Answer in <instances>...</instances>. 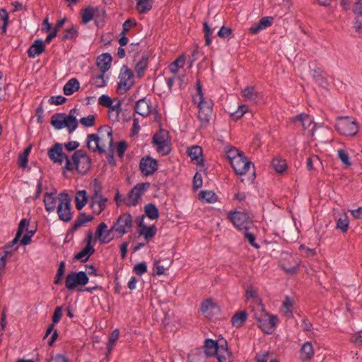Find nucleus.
I'll return each instance as SVG.
<instances>
[{"label": "nucleus", "mask_w": 362, "mask_h": 362, "mask_svg": "<svg viewBox=\"0 0 362 362\" xmlns=\"http://www.w3.org/2000/svg\"><path fill=\"white\" fill-rule=\"evenodd\" d=\"M230 165L235 174L240 175H245L251 166L254 167L253 163L248 160L244 154L240 158H236Z\"/></svg>", "instance_id": "17"}, {"label": "nucleus", "mask_w": 362, "mask_h": 362, "mask_svg": "<svg viewBox=\"0 0 362 362\" xmlns=\"http://www.w3.org/2000/svg\"><path fill=\"white\" fill-rule=\"evenodd\" d=\"M87 147L93 152L103 153L113 143L112 131L108 126L99 127L97 134H89L86 137Z\"/></svg>", "instance_id": "1"}, {"label": "nucleus", "mask_w": 362, "mask_h": 362, "mask_svg": "<svg viewBox=\"0 0 362 362\" xmlns=\"http://www.w3.org/2000/svg\"><path fill=\"white\" fill-rule=\"evenodd\" d=\"M275 171L282 173L286 169V160L280 158H274L272 162Z\"/></svg>", "instance_id": "51"}, {"label": "nucleus", "mask_w": 362, "mask_h": 362, "mask_svg": "<svg viewBox=\"0 0 362 362\" xmlns=\"http://www.w3.org/2000/svg\"><path fill=\"white\" fill-rule=\"evenodd\" d=\"M151 110V102L150 100L146 99V98H143L139 100L134 107L135 112L144 117H147L150 114Z\"/></svg>", "instance_id": "19"}, {"label": "nucleus", "mask_w": 362, "mask_h": 362, "mask_svg": "<svg viewBox=\"0 0 362 362\" xmlns=\"http://www.w3.org/2000/svg\"><path fill=\"white\" fill-rule=\"evenodd\" d=\"M104 74L105 73L101 72L99 75L93 76L90 81L91 84L96 88H103L106 86L107 82L105 79Z\"/></svg>", "instance_id": "49"}, {"label": "nucleus", "mask_w": 362, "mask_h": 362, "mask_svg": "<svg viewBox=\"0 0 362 362\" xmlns=\"http://www.w3.org/2000/svg\"><path fill=\"white\" fill-rule=\"evenodd\" d=\"M225 153L226 156L230 161V164L233 163V160H235L236 158H240L244 154L243 152L239 151V150L235 147H230L227 148Z\"/></svg>", "instance_id": "47"}, {"label": "nucleus", "mask_w": 362, "mask_h": 362, "mask_svg": "<svg viewBox=\"0 0 362 362\" xmlns=\"http://www.w3.org/2000/svg\"><path fill=\"white\" fill-rule=\"evenodd\" d=\"M243 235L245 239H246L252 247L257 249L259 247V245L255 242L256 238L252 232L250 231V230H244Z\"/></svg>", "instance_id": "55"}, {"label": "nucleus", "mask_w": 362, "mask_h": 362, "mask_svg": "<svg viewBox=\"0 0 362 362\" xmlns=\"http://www.w3.org/2000/svg\"><path fill=\"white\" fill-rule=\"evenodd\" d=\"M349 226V220L346 214L341 215L337 221L336 228L341 232L345 233L348 230Z\"/></svg>", "instance_id": "45"}, {"label": "nucleus", "mask_w": 362, "mask_h": 362, "mask_svg": "<svg viewBox=\"0 0 362 362\" xmlns=\"http://www.w3.org/2000/svg\"><path fill=\"white\" fill-rule=\"evenodd\" d=\"M291 121L296 124H299L303 129H308L313 123L310 116L305 113L292 117Z\"/></svg>", "instance_id": "21"}, {"label": "nucleus", "mask_w": 362, "mask_h": 362, "mask_svg": "<svg viewBox=\"0 0 362 362\" xmlns=\"http://www.w3.org/2000/svg\"><path fill=\"white\" fill-rule=\"evenodd\" d=\"M185 63V57L180 56L168 66V69L173 74H176L178 72L179 69L184 66Z\"/></svg>", "instance_id": "39"}, {"label": "nucleus", "mask_w": 362, "mask_h": 362, "mask_svg": "<svg viewBox=\"0 0 362 362\" xmlns=\"http://www.w3.org/2000/svg\"><path fill=\"white\" fill-rule=\"evenodd\" d=\"M132 227V216L129 214H122L110 228V231L117 232L120 236L130 231Z\"/></svg>", "instance_id": "11"}, {"label": "nucleus", "mask_w": 362, "mask_h": 362, "mask_svg": "<svg viewBox=\"0 0 362 362\" xmlns=\"http://www.w3.org/2000/svg\"><path fill=\"white\" fill-rule=\"evenodd\" d=\"M313 356L314 349L311 342H305L300 348V359L303 361H308L311 359Z\"/></svg>", "instance_id": "27"}, {"label": "nucleus", "mask_w": 362, "mask_h": 362, "mask_svg": "<svg viewBox=\"0 0 362 362\" xmlns=\"http://www.w3.org/2000/svg\"><path fill=\"white\" fill-rule=\"evenodd\" d=\"M197 94L193 97V101L197 104L199 110H204L206 112L213 111L214 103L211 99H206L204 97L202 90L200 82L197 83Z\"/></svg>", "instance_id": "14"}, {"label": "nucleus", "mask_w": 362, "mask_h": 362, "mask_svg": "<svg viewBox=\"0 0 362 362\" xmlns=\"http://www.w3.org/2000/svg\"><path fill=\"white\" fill-rule=\"evenodd\" d=\"M213 111L206 112L204 110H199L198 119L201 122V127H206L210 122V119Z\"/></svg>", "instance_id": "48"}, {"label": "nucleus", "mask_w": 362, "mask_h": 362, "mask_svg": "<svg viewBox=\"0 0 362 362\" xmlns=\"http://www.w3.org/2000/svg\"><path fill=\"white\" fill-rule=\"evenodd\" d=\"M45 51V43L40 40H35L33 44L29 47L28 50V55L30 58H34L36 56L41 54Z\"/></svg>", "instance_id": "23"}, {"label": "nucleus", "mask_w": 362, "mask_h": 362, "mask_svg": "<svg viewBox=\"0 0 362 362\" xmlns=\"http://www.w3.org/2000/svg\"><path fill=\"white\" fill-rule=\"evenodd\" d=\"M112 103V100L107 95H102L98 98V104L103 107H110Z\"/></svg>", "instance_id": "63"}, {"label": "nucleus", "mask_w": 362, "mask_h": 362, "mask_svg": "<svg viewBox=\"0 0 362 362\" xmlns=\"http://www.w3.org/2000/svg\"><path fill=\"white\" fill-rule=\"evenodd\" d=\"M88 275L85 272H71L66 275L65 286L70 291L74 290L78 286H85L88 282Z\"/></svg>", "instance_id": "10"}, {"label": "nucleus", "mask_w": 362, "mask_h": 362, "mask_svg": "<svg viewBox=\"0 0 362 362\" xmlns=\"http://www.w3.org/2000/svg\"><path fill=\"white\" fill-rule=\"evenodd\" d=\"M187 155L193 160H196L198 164L203 162L202 148L199 146H192L187 148Z\"/></svg>", "instance_id": "28"}, {"label": "nucleus", "mask_w": 362, "mask_h": 362, "mask_svg": "<svg viewBox=\"0 0 362 362\" xmlns=\"http://www.w3.org/2000/svg\"><path fill=\"white\" fill-rule=\"evenodd\" d=\"M220 347V341L218 342L213 339H206L204 343V354L206 357L213 356L216 355Z\"/></svg>", "instance_id": "22"}, {"label": "nucleus", "mask_w": 362, "mask_h": 362, "mask_svg": "<svg viewBox=\"0 0 362 362\" xmlns=\"http://www.w3.org/2000/svg\"><path fill=\"white\" fill-rule=\"evenodd\" d=\"M153 143L157 146V151L162 155H167L170 153V148L165 131L160 130L156 132L153 136Z\"/></svg>", "instance_id": "15"}, {"label": "nucleus", "mask_w": 362, "mask_h": 362, "mask_svg": "<svg viewBox=\"0 0 362 362\" xmlns=\"http://www.w3.org/2000/svg\"><path fill=\"white\" fill-rule=\"evenodd\" d=\"M217 198V195L214 192L210 190L202 191L199 195V200L210 204L216 202Z\"/></svg>", "instance_id": "38"}, {"label": "nucleus", "mask_w": 362, "mask_h": 362, "mask_svg": "<svg viewBox=\"0 0 362 362\" xmlns=\"http://www.w3.org/2000/svg\"><path fill=\"white\" fill-rule=\"evenodd\" d=\"M336 130L344 136H354L358 132L356 121L350 117H339L335 124Z\"/></svg>", "instance_id": "4"}, {"label": "nucleus", "mask_w": 362, "mask_h": 362, "mask_svg": "<svg viewBox=\"0 0 362 362\" xmlns=\"http://www.w3.org/2000/svg\"><path fill=\"white\" fill-rule=\"evenodd\" d=\"M59 204L57 214L59 218L64 222H69L72 219L71 199L66 193H60L58 197Z\"/></svg>", "instance_id": "7"}, {"label": "nucleus", "mask_w": 362, "mask_h": 362, "mask_svg": "<svg viewBox=\"0 0 362 362\" xmlns=\"http://www.w3.org/2000/svg\"><path fill=\"white\" fill-rule=\"evenodd\" d=\"M158 161L150 156L143 157L139 163V169L145 176L153 175L158 169Z\"/></svg>", "instance_id": "16"}, {"label": "nucleus", "mask_w": 362, "mask_h": 362, "mask_svg": "<svg viewBox=\"0 0 362 362\" xmlns=\"http://www.w3.org/2000/svg\"><path fill=\"white\" fill-rule=\"evenodd\" d=\"M49 158L54 162L62 165L65 161L64 168L67 170H72L74 165L71 163L69 157L64 154L62 151V144L59 143L54 144L50 147L47 152Z\"/></svg>", "instance_id": "5"}, {"label": "nucleus", "mask_w": 362, "mask_h": 362, "mask_svg": "<svg viewBox=\"0 0 362 362\" xmlns=\"http://www.w3.org/2000/svg\"><path fill=\"white\" fill-rule=\"evenodd\" d=\"M107 226L105 223H101L98 226L95 235L99 238L100 242L101 243H106L110 240V239L109 238V233L110 232V230L105 235H103V233L107 230Z\"/></svg>", "instance_id": "34"}, {"label": "nucleus", "mask_w": 362, "mask_h": 362, "mask_svg": "<svg viewBox=\"0 0 362 362\" xmlns=\"http://www.w3.org/2000/svg\"><path fill=\"white\" fill-rule=\"evenodd\" d=\"M293 305L292 300L288 296H286L285 300L280 308V312L288 318H291L293 316L292 310Z\"/></svg>", "instance_id": "31"}, {"label": "nucleus", "mask_w": 362, "mask_h": 362, "mask_svg": "<svg viewBox=\"0 0 362 362\" xmlns=\"http://www.w3.org/2000/svg\"><path fill=\"white\" fill-rule=\"evenodd\" d=\"M139 234L144 237L146 240L153 238L157 232V228L155 226H147L144 225L142 221L139 223Z\"/></svg>", "instance_id": "25"}, {"label": "nucleus", "mask_w": 362, "mask_h": 362, "mask_svg": "<svg viewBox=\"0 0 362 362\" xmlns=\"http://www.w3.org/2000/svg\"><path fill=\"white\" fill-rule=\"evenodd\" d=\"M111 62L112 57L109 53L102 54L97 59V66L103 73H105L110 68Z\"/></svg>", "instance_id": "24"}, {"label": "nucleus", "mask_w": 362, "mask_h": 362, "mask_svg": "<svg viewBox=\"0 0 362 362\" xmlns=\"http://www.w3.org/2000/svg\"><path fill=\"white\" fill-rule=\"evenodd\" d=\"M107 199L103 194L100 188L95 189L94 194L90 197V207L94 214L99 215L106 208Z\"/></svg>", "instance_id": "13"}, {"label": "nucleus", "mask_w": 362, "mask_h": 362, "mask_svg": "<svg viewBox=\"0 0 362 362\" xmlns=\"http://www.w3.org/2000/svg\"><path fill=\"white\" fill-rule=\"evenodd\" d=\"M273 21H274V18L272 17V16H266V17H263L259 21V24L260 25L261 28H262V30L269 27L270 25H272V23H273Z\"/></svg>", "instance_id": "62"}, {"label": "nucleus", "mask_w": 362, "mask_h": 362, "mask_svg": "<svg viewBox=\"0 0 362 362\" xmlns=\"http://www.w3.org/2000/svg\"><path fill=\"white\" fill-rule=\"evenodd\" d=\"M144 213L151 220H157L159 218V211L154 204L150 203L145 205Z\"/></svg>", "instance_id": "35"}, {"label": "nucleus", "mask_w": 362, "mask_h": 362, "mask_svg": "<svg viewBox=\"0 0 362 362\" xmlns=\"http://www.w3.org/2000/svg\"><path fill=\"white\" fill-rule=\"evenodd\" d=\"M94 18V7L88 6L81 12V23L84 25L89 23Z\"/></svg>", "instance_id": "44"}, {"label": "nucleus", "mask_w": 362, "mask_h": 362, "mask_svg": "<svg viewBox=\"0 0 362 362\" xmlns=\"http://www.w3.org/2000/svg\"><path fill=\"white\" fill-rule=\"evenodd\" d=\"M247 110L248 106L246 105H242L238 107V109L235 112L231 114V117L234 119L238 120L240 119L245 115V113L247 112Z\"/></svg>", "instance_id": "57"}, {"label": "nucleus", "mask_w": 362, "mask_h": 362, "mask_svg": "<svg viewBox=\"0 0 362 362\" xmlns=\"http://www.w3.org/2000/svg\"><path fill=\"white\" fill-rule=\"evenodd\" d=\"M79 115V110L71 109L69 115L65 113H56L52 116L51 124L57 130L66 127L70 134L78 127L76 117Z\"/></svg>", "instance_id": "2"}, {"label": "nucleus", "mask_w": 362, "mask_h": 362, "mask_svg": "<svg viewBox=\"0 0 362 362\" xmlns=\"http://www.w3.org/2000/svg\"><path fill=\"white\" fill-rule=\"evenodd\" d=\"M318 164H321L319 157L316 155H313L309 157L307 160V168L309 170H313L314 165H317Z\"/></svg>", "instance_id": "58"}, {"label": "nucleus", "mask_w": 362, "mask_h": 362, "mask_svg": "<svg viewBox=\"0 0 362 362\" xmlns=\"http://www.w3.org/2000/svg\"><path fill=\"white\" fill-rule=\"evenodd\" d=\"M72 160L76 170L81 174L87 173L91 166V161L90 157L86 154L83 150L76 151L73 156Z\"/></svg>", "instance_id": "9"}, {"label": "nucleus", "mask_w": 362, "mask_h": 362, "mask_svg": "<svg viewBox=\"0 0 362 362\" xmlns=\"http://www.w3.org/2000/svg\"><path fill=\"white\" fill-rule=\"evenodd\" d=\"M57 197L56 193L46 192L44 195V204L47 211L53 212L56 209Z\"/></svg>", "instance_id": "26"}, {"label": "nucleus", "mask_w": 362, "mask_h": 362, "mask_svg": "<svg viewBox=\"0 0 362 362\" xmlns=\"http://www.w3.org/2000/svg\"><path fill=\"white\" fill-rule=\"evenodd\" d=\"M80 123L86 127H91L95 125V117L93 115H89L80 119Z\"/></svg>", "instance_id": "56"}, {"label": "nucleus", "mask_w": 362, "mask_h": 362, "mask_svg": "<svg viewBox=\"0 0 362 362\" xmlns=\"http://www.w3.org/2000/svg\"><path fill=\"white\" fill-rule=\"evenodd\" d=\"M247 319V313L245 310L237 312L231 319L233 326L240 328L243 326Z\"/></svg>", "instance_id": "30"}, {"label": "nucleus", "mask_w": 362, "mask_h": 362, "mask_svg": "<svg viewBox=\"0 0 362 362\" xmlns=\"http://www.w3.org/2000/svg\"><path fill=\"white\" fill-rule=\"evenodd\" d=\"M88 196L86 190L77 192L76 194V207L78 210H81L88 202Z\"/></svg>", "instance_id": "36"}, {"label": "nucleus", "mask_w": 362, "mask_h": 362, "mask_svg": "<svg viewBox=\"0 0 362 362\" xmlns=\"http://www.w3.org/2000/svg\"><path fill=\"white\" fill-rule=\"evenodd\" d=\"M300 261L295 255L288 253L283 254L280 262V267L288 274L293 275L298 269Z\"/></svg>", "instance_id": "12"}, {"label": "nucleus", "mask_w": 362, "mask_h": 362, "mask_svg": "<svg viewBox=\"0 0 362 362\" xmlns=\"http://www.w3.org/2000/svg\"><path fill=\"white\" fill-rule=\"evenodd\" d=\"M243 96L245 100L256 102L258 98V93L256 91L255 87L247 86L243 90Z\"/></svg>", "instance_id": "37"}, {"label": "nucleus", "mask_w": 362, "mask_h": 362, "mask_svg": "<svg viewBox=\"0 0 362 362\" xmlns=\"http://www.w3.org/2000/svg\"><path fill=\"white\" fill-rule=\"evenodd\" d=\"M79 88L80 83L75 78H72L69 79L64 86L63 91L66 95H71L77 91Z\"/></svg>", "instance_id": "29"}, {"label": "nucleus", "mask_w": 362, "mask_h": 362, "mask_svg": "<svg viewBox=\"0 0 362 362\" xmlns=\"http://www.w3.org/2000/svg\"><path fill=\"white\" fill-rule=\"evenodd\" d=\"M134 272L139 276L143 275L147 272V265L144 262L136 264L134 267Z\"/></svg>", "instance_id": "60"}, {"label": "nucleus", "mask_w": 362, "mask_h": 362, "mask_svg": "<svg viewBox=\"0 0 362 362\" xmlns=\"http://www.w3.org/2000/svg\"><path fill=\"white\" fill-rule=\"evenodd\" d=\"M95 252V249L93 246H86L81 252L76 253L74 255V259L80 260L81 262H86L88 258Z\"/></svg>", "instance_id": "32"}, {"label": "nucleus", "mask_w": 362, "mask_h": 362, "mask_svg": "<svg viewBox=\"0 0 362 362\" xmlns=\"http://www.w3.org/2000/svg\"><path fill=\"white\" fill-rule=\"evenodd\" d=\"M216 356L218 362L233 361L232 354L228 349L226 341H220V347L216 353Z\"/></svg>", "instance_id": "20"}, {"label": "nucleus", "mask_w": 362, "mask_h": 362, "mask_svg": "<svg viewBox=\"0 0 362 362\" xmlns=\"http://www.w3.org/2000/svg\"><path fill=\"white\" fill-rule=\"evenodd\" d=\"M259 328L266 334H271L278 323V318L274 315H265L262 318H257Z\"/></svg>", "instance_id": "18"}, {"label": "nucleus", "mask_w": 362, "mask_h": 362, "mask_svg": "<svg viewBox=\"0 0 362 362\" xmlns=\"http://www.w3.org/2000/svg\"><path fill=\"white\" fill-rule=\"evenodd\" d=\"M78 35V31L76 26L72 25L70 28L64 30V34L62 36L63 40H74Z\"/></svg>", "instance_id": "50"}, {"label": "nucleus", "mask_w": 362, "mask_h": 362, "mask_svg": "<svg viewBox=\"0 0 362 362\" xmlns=\"http://www.w3.org/2000/svg\"><path fill=\"white\" fill-rule=\"evenodd\" d=\"M150 182H141L136 185L127 197L123 199V203L127 206H135L138 204L141 197L149 189Z\"/></svg>", "instance_id": "3"}, {"label": "nucleus", "mask_w": 362, "mask_h": 362, "mask_svg": "<svg viewBox=\"0 0 362 362\" xmlns=\"http://www.w3.org/2000/svg\"><path fill=\"white\" fill-rule=\"evenodd\" d=\"M148 66V58L143 56L141 59L134 66V71H136L138 77H141L144 74V71Z\"/></svg>", "instance_id": "42"}, {"label": "nucleus", "mask_w": 362, "mask_h": 362, "mask_svg": "<svg viewBox=\"0 0 362 362\" xmlns=\"http://www.w3.org/2000/svg\"><path fill=\"white\" fill-rule=\"evenodd\" d=\"M133 71L126 65L122 66L118 76L117 91L123 94L128 91L134 84Z\"/></svg>", "instance_id": "6"}, {"label": "nucleus", "mask_w": 362, "mask_h": 362, "mask_svg": "<svg viewBox=\"0 0 362 362\" xmlns=\"http://www.w3.org/2000/svg\"><path fill=\"white\" fill-rule=\"evenodd\" d=\"M35 230H27L26 234L24 235L21 240L22 245H28L31 243V238L34 235Z\"/></svg>", "instance_id": "61"}, {"label": "nucleus", "mask_w": 362, "mask_h": 362, "mask_svg": "<svg viewBox=\"0 0 362 362\" xmlns=\"http://www.w3.org/2000/svg\"><path fill=\"white\" fill-rule=\"evenodd\" d=\"M214 31V28H212L207 22L204 23V33L205 37V45L209 46L211 43V36Z\"/></svg>", "instance_id": "52"}, {"label": "nucleus", "mask_w": 362, "mask_h": 362, "mask_svg": "<svg viewBox=\"0 0 362 362\" xmlns=\"http://www.w3.org/2000/svg\"><path fill=\"white\" fill-rule=\"evenodd\" d=\"M228 217L239 230H250L253 226L252 219L246 213L241 211L230 212Z\"/></svg>", "instance_id": "8"}, {"label": "nucleus", "mask_w": 362, "mask_h": 362, "mask_svg": "<svg viewBox=\"0 0 362 362\" xmlns=\"http://www.w3.org/2000/svg\"><path fill=\"white\" fill-rule=\"evenodd\" d=\"M337 156L339 159L341 161L346 168H349L351 165L349 156L344 149H339L337 151Z\"/></svg>", "instance_id": "54"}, {"label": "nucleus", "mask_w": 362, "mask_h": 362, "mask_svg": "<svg viewBox=\"0 0 362 362\" xmlns=\"http://www.w3.org/2000/svg\"><path fill=\"white\" fill-rule=\"evenodd\" d=\"M105 11L100 7H94V21L95 25L99 27L103 25Z\"/></svg>", "instance_id": "43"}, {"label": "nucleus", "mask_w": 362, "mask_h": 362, "mask_svg": "<svg viewBox=\"0 0 362 362\" xmlns=\"http://www.w3.org/2000/svg\"><path fill=\"white\" fill-rule=\"evenodd\" d=\"M322 74L323 71L320 68L313 69V78L315 81L320 85H323L325 83V79Z\"/></svg>", "instance_id": "59"}, {"label": "nucleus", "mask_w": 362, "mask_h": 362, "mask_svg": "<svg viewBox=\"0 0 362 362\" xmlns=\"http://www.w3.org/2000/svg\"><path fill=\"white\" fill-rule=\"evenodd\" d=\"M9 16L8 13L5 8H0V23L1 34L4 35L6 33L7 26L8 23Z\"/></svg>", "instance_id": "46"}, {"label": "nucleus", "mask_w": 362, "mask_h": 362, "mask_svg": "<svg viewBox=\"0 0 362 362\" xmlns=\"http://www.w3.org/2000/svg\"><path fill=\"white\" fill-rule=\"evenodd\" d=\"M206 357L200 349H195L188 354V362H205Z\"/></svg>", "instance_id": "33"}, {"label": "nucleus", "mask_w": 362, "mask_h": 362, "mask_svg": "<svg viewBox=\"0 0 362 362\" xmlns=\"http://www.w3.org/2000/svg\"><path fill=\"white\" fill-rule=\"evenodd\" d=\"M136 25V22L132 19L126 20L122 25V35H126L127 33L131 29L132 27Z\"/></svg>", "instance_id": "64"}, {"label": "nucleus", "mask_w": 362, "mask_h": 362, "mask_svg": "<svg viewBox=\"0 0 362 362\" xmlns=\"http://www.w3.org/2000/svg\"><path fill=\"white\" fill-rule=\"evenodd\" d=\"M93 219V216L91 215H86L85 213L80 214L78 218L74 221L73 225V229L77 230L81 227L83 224L91 221Z\"/></svg>", "instance_id": "41"}, {"label": "nucleus", "mask_w": 362, "mask_h": 362, "mask_svg": "<svg viewBox=\"0 0 362 362\" xmlns=\"http://www.w3.org/2000/svg\"><path fill=\"white\" fill-rule=\"evenodd\" d=\"M153 0H139L136 9L139 13H146L153 7Z\"/></svg>", "instance_id": "40"}, {"label": "nucleus", "mask_w": 362, "mask_h": 362, "mask_svg": "<svg viewBox=\"0 0 362 362\" xmlns=\"http://www.w3.org/2000/svg\"><path fill=\"white\" fill-rule=\"evenodd\" d=\"M107 107L109 108L110 117L112 118L114 120H117L121 111V103L119 102L115 105L112 103L110 107Z\"/></svg>", "instance_id": "53"}]
</instances>
